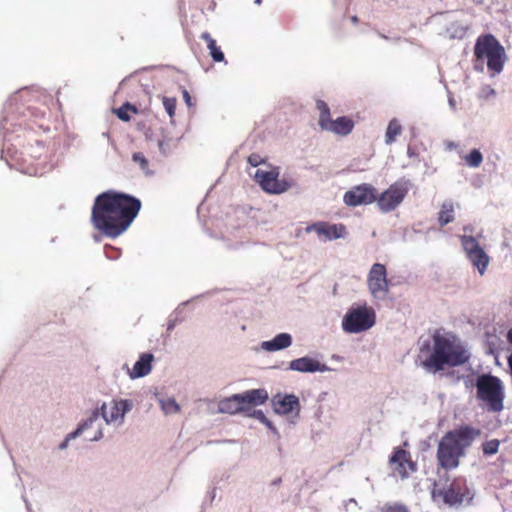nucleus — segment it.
Here are the masks:
<instances>
[{"mask_svg": "<svg viewBox=\"0 0 512 512\" xmlns=\"http://www.w3.org/2000/svg\"><path fill=\"white\" fill-rule=\"evenodd\" d=\"M389 466L392 475L402 480L407 479L417 470V464L412 460L410 452L402 447H395L393 449L389 458Z\"/></svg>", "mask_w": 512, "mask_h": 512, "instance_id": "7", "label": "nucleus"}, {"mask_svg": "<svg viewBox=\"0 0 512 512\" xmlns=\"http://www.w3.org/2000/svg\"><path fill=\"white\" fill-rule=\"evenodd\" d=\"M262 0H255L256 4H260Z\"/></svg>", "mask_w": 512, "mask_h": 512, "instance_id": "42", "label": "nucleus"}, {"mask_svg": "<svg viewBox=\"0 0 512 512\" xmlns=\"http://www.w3.org/2000/svg\"><path fill=\"white\" fill-rule=\"evenodd\" d=\"M141 209V201L129 194L108 190L99 194L91 210L93 227L102 235L115 239L132 224Z\"/></svg>", "mask_w": 512, "mask_h": 512, "instance_id": "1", "label": "nucleus"}, {"mask_svg": "<svg viewBox=\"0 0 512 512\" xmlns=\"http://www.w3.org/2000/svg\"><path fill=\"white\" fill-rule=\"evenodd\" d=\"M468 494L466 480L464 478H455L447 488L432 491L433 498H442L443 502L448 505L461 503Z\"/></svg>", "mask_w": 512, "mask_h": 512, "instance_id": "13", "label": "nucleus"}, {"mask_svg": "<svg viewBox=\"0 0 512 512\" xmlns=\"http://www.w3.org/2000/svg\"><path fill=\"white\" fill-rule=\"evenodd\" d=\"M375 312L366 306L350 309L343 318L342 327L348 333H360L375 324Z\"/></svg>", "mask_w": 512, "mask_h": 512, "instance_id": "6", "label": "nucleus"}, {"mask_svg": "<svg viewBox=\"0 0 512 512\" xmlns=\"http://www.w3.org/2000/svg\"><path fill=\"white\" fill-rule=\"evenodd\" d=\"M461 244L469 261L483 275L489 264V256L480 247L478 241L473 236L463 235L460 237Z\"/></svg>", "mask_w": 512, "mask_h": 512, "instance_id": "10", "label": "nucleus"}, {"mask_svg": "<svg viewBox=\"0 0 512 512\" xmlns=\"http://www.w3.org/2000/svg\"><path fill=\"white\" fill-rule=\"evenodd\" d=\"M272 406L277 414L287 415L293 411L300 410V402L297 396L293 394H277L272 399Z\"/></svg>", "mask_w": 512, "mask_h": 512, "instance_id": "16", "label": "nucleus"}, {"mask_svg": "<svg viewBox=\"0 0 512 512\" xmlns=\"http://www.w3.org/2000/svg\"><path fill=\"white\" fill-rule=\"evenodd\" d=\"M311 231L316 232L319 237H323L325 240L344 238L347 234L346 226L344 224H330L324 221L313 223L306 228V232Z\"/></svg>", "mask_w": 512, "mask_h": 512, "instance_id": "14", "label": "nucleus"}, {"mask_svg": "<svg viewBox=\"0 0 512 512\" xmlns=\"http://www.w3.org/2000/svg\"><path fill=\"white\" fill-rule=\"evenodd\" d=\"M316 107L320 112L319 115V126L324 130L327 125L331 122L330 117V109L327 105V103L323 100H318L316 102Z\"/></svg>", "mask_w": 512, "mask_h": 512, "instance_id": "26", "label": "nucleus"}, {"mask_svg": "<svg viewBox=\"0 0 512 512\" xmlns=\"http://www.w3.org/2000/svg\"><path fill=\"white\" fill-rule=\"evenodd\" d=\"M500 442L497 439L486 441L482 445V450L485 455H494L498 452Z\"/></svg>", "mask_w": 512, "mask_h": 512, "instance_id": "30", "label": "nucleus"}, {"mask_svg": "<svg viewBox=\"0 0 512 512\" xmlns=\"http://www.w3.org/2000/svg\"><path fill=\"white\" fill-rule=\"evenodd\" d=\"M263 162V159L259 154L253 153L248 157V163L253 166L257 167Z\"/></svg>", "mask_w": 512, "mask_h": 512, "instance_id": "35", "label": "nucleus"}, {"mask_svg": "<svg viewBox=\"0 0 512 512\" xmlns=\"http://www.w3.org/2000/svg\"><path fill=\"white\" fill-rule=\"evenodd\" d=\"M102 433L101 431L98 432V435H95L93 438H90V440H97L101 437Z\"/></svg>", "mask_w": 512, "mask_h": 512, "instance_id": "40", "label": "nucleus"}, {"mask_svg": "<svg viewBox=\"0 0 512 512\" xmlns=\"http://www.w3.org/2000/svg\"><path fill=\"white\" fill-rule=\"evenodd\" d=\"M183 98H184L185 103L188 106H192L191 96H190L189 92L186 89L183 90Z\"/></svg>", "mask_w": 512, "mask_h": 512, "instance_id": "37", "label": "nucleus"}, {"mask_svg": "<svg viewBox=\"0 0 512 512\" xmlns=\"http://www.w3.org/2000/svg\"><path fill=\"white\" fill-rule=\"evenodd\" d=\"M98 415V411H94L89 420L80 425L75 432L70 434V437H75L76 435L81 434L85 429L88 428L90 424H92L98 418Z\"/></svg>", "mask_w": 512, "mask_h": 512, "instance_id": "31", "label": "nucleus"}, {"mask_svg": "<svg viewBox=\"0 0 512 512\" xmlns=\"http://www.w3.org/2000/svg\"><path fill=\"white\" fill-rule=\"evenodd\" d=\"M249 416L259 420L261 423L272 429V423L267 419L261 410H254L251 414H249Z\"/></svg>", "mask_w": 512, "mask_h": 512, "instance_id": "34", "label": "nucleus"}, {"mask_svg": "<svg viewBox=\"0 0 512 512\" xmlns=\"http://www.w3.org/2000/svg\"><path fill=\"white\" fill-rule=\"evenodd\" d=\"M507 340L512 344V328L507 333Z\"/></svg>", "mask_w": 512, "mask_h": 512, "instance_id": "39", "label": "nucleus"}, {"mask_svg": "<svg viewBox=\"0 0 512 512\" xmlns=\"http://www.w3.org/2000/svg\"><path fill=\"white\" fill-rule=\"evenodd\" d=\"M376 199L377 190L374 186L368 183L352 187L350 190L345 192L343 196L344 203L349 207L368 205L375 202Z\"/></svg>", "mask_w": 512, "mask_h": 512, "instance_id": "11", "label": "nucleus"}, {"mask_svg": "<svg viewBox=\"0 0 512 512\" xmlns=\"http://www.w3.org/2000/svg\"><path fill=\"white\" fill-rule=\"evenodd\" d=\"M255 179L264 191L271 194H281L291 186L288 181L279 179L278 168L270 171L258 169L255 173Z\"/></svg>", "mask_w": 512, "mask_h": 512, "instance_id": "12", "label": "nucleus"}, {"mask_svg": "<svg viewBox=\"0 0 512 512\" xmlns=\"http://www.w3.org/2000/svg\"><path fill=\"white\" fill-rule=\"evenodd\" d=\"M382 512H408V510L403 505L395 504L387 506L386 508L383 509Z\"/></svg>", "mask_w": 512, "mask_h": 512, "instance_id": "36", "label": "nucleus"}, {"mask_svg": "<svg viewBox=\"0 0 512 512\" xmlns=\"http://www.w3.org/2000/svg\"><path fill=\"white\" fill-rule=\"evenodd\" d=\"M162 409L165 413H176L179 411V405L175 400L169 399L167 401H162Z\"/></svg>", "mask_w": 512, "mask_h": 512, "instance_id": "32", "label": "nucleus"}, {"mask_svg": "<svg viewBox=\"0 0 512 512\" xmlns=\"http://www.w3.org/2000/svg\"><path fill=\"white\" fill-rule=\"evenodd\" d=\"M446 147L448 150H452L453 148H456L457 145L454 142H447Z\"/></svg>", "mask_w": 512, "mask_h": 512, "instance_id": "38", "label": "nucleus"}, {"mask_svg": "<svg viewBox=\"0 0 512 512\" xmlns=\"http://www.w3.org/2000/svg\"><path fill=\"white\" fill-rule=\"evenodd\" d=\"M162 103H163V106H164L166 112L170 116V118H173L175 115V111H176V104H177L176 98L164 96L162 98Z\"/></svg>", "mask_w": 512, "mask_h": 512, "instance_id": "29", "label": "nucleus"}, {"mask_svg": "<svg viewBox=\"0 0 512 512\" xmlns=\"http://www.w3.org/2000/svg\"><path fill=\"white\" fill-rule=\"evenodd\" d=\"M351 20H352V22H353V23H357V22H358V18H357V16H353V17L351 18Z\"/></svg>", "mask_w": 512, "mask_h": 512, "instance_id": "41", "label": "nucleus"}, {"mask_svg": "<svg viewBox=\"0 0 512 512\" xmlns=\"http://www.w3.org/2000/svg\"><path fill=\"white\" fill-rule=\"evenodd\" d=\"M289 367L291 370L299 372H323L327 369L324 364H321L319 361L310 357H302L292 360Z\"/></svg>", "mask_w": 512, "mask_h": 512, "instance_id": "18", "label": "nucleus"}, {"mask_svg": "<svg viewBox=\"0 0 512 512\" xmlns=\"http://www.w3.org/2000/svg\"><path fill=\"white\" fill-rule=\"evenodd\" d=\"M476 398L482 409L499 413L504 409V388L501 380L491 374H481L477 377Z\"/></svg>", "mask_w": 512, "mask_h": 512, "instance_id": "4", "label": "nucleus"}, {"mask_svg": "<svg viewBox=\"0 0 512 512\" xmlns=\"http://www.w3.org/2000/svg\"><path fill=\"white\" fill-rule=\"evenodd\" d=\"M367 285L371 295L375 299L386 298L389 292V281L387 279V270L385 265L375 263L372 265L368 277Z\"/></svg>", "mask_w": 512, "mask_h": 512, "instance_id": "8", "label": "nucleus"}, {"mask_svg": "<svg viewBox=\"0 0 512 512\" xmlns=\"http://www.w3.org/2000/svg\"><path fill=\"white\" fill-rule=\"evenodd\" d=\"M474 54L479 60L486 59L488 69L494 74L502 71L505 51L493 35L479 37L474 47Z\"/></svg>", "mask_w": 512, "mask_h": 512, "instance_id": "5", "label": "nucleus"}, {"mask_svg": "<svg viewBox=\"0 0 512 512\" xmlns=\"http://www.w3.org/2000/svg\"><path fill=\"white\" fill-rule=\"evenodd\" d=\"M154 357L151 353H143L140 355L139 360L134 364L133 368L128 369L130 378L136 379L144 377L151 372L152 361Z\"/></svg>", "mask_w": 512, "mask_h": 512, "instance_id": "19", "label": "nucleus"}, {"mask_svg": "<svg viewBox=\"0 0 512 512\" xmlns=\"http://www.w3.org/2000/svg\"><path fill=\"white\" fill-rule=\"evenodd\" d=\"M129 112L136 114L138 112V110L134 105H131L128 102L124 103L120 108H118L116 110V114H117L118 118L121 119L122 121L130 120Z\"/></svg>", "mask_w": 512, "mask_h": 512, "instance_id": "27", "label": "nucleus"}, {"mask_svg": "<svg viewBox=\"0 0 512 512\" xmlns=\"http://www.w3.org/2000/svg\"><path fill=\"white\" fill-rule=\"evenodd\" d=\"M354 128V122L352 119L346 116L338 117L336 120H331L329 125L324 130L333 132L337 135L346 136Z\"/></svg>", "mask_w": 512, "mask_h": 512, "instance_id": "20", "label": "nucleus"}, {"mask_svg": "<svg viewBox=\"0 0 512 512\" xmlns=\"http://www.w3.org/2000/svg\"><path fill=\"white\" fill-rule=\"evenodd\" d=\"M465 162L470 167H479L483 162V156L477 149H473L469 154L465 156Z\"/></svg>", "mask_w": 512, "mask_h": 512, "instance_id": "28", "label": "nucleus"}, {"mask_svg": "<svg viewBox=\"0 0 512 512\" xmlns=\"http://www.w3.org/2000/svg\"><path fill=\"white\" fill-rule=\"evenodd\" d=\"M201 39L207 43V48L209 49L212 59L215 62H222L224 60V53L221 51L220 47L217 46L216 41L212 38L210 33L203 32Z\"/></svg>", "mask_w": 512, "mask_h": 512, "instance_id": "24", "label": "nucleus"}, {"mask_svg": "<svg viewBox=\"0 0 512 512\" xmlns=\"http://www.w3.org/2000/svg\"><path fill=\"white\" fill-rule=\"evenodd\" d=\"M402 133V126L400 122L394 118L392 119L388 127L386 129L385 133V143L390 145L396 141L397 136H399Z\"/></svg>", "mask_w": 512, "mask_h": 512, "instance_id": "25", "label": "nucleus"}, {"mask_svg": "<svg viewBox=\"0 0 512 512\" xmlns=\"http://www.w3.org/2000/svg\"><path fill=\"white\" fill-rule=\"evenodd\" d=\"M132 160L138 164L142 170L146 171L148 169V160L141 152H136L132 156Z\"/></svg>", "mask_w": 512, "mask_h": 512, "instance_id": "33", "label": "nucleus"}, {"mask_svg": "<svg viewBox=\"0 0 512 512\" xmlns=\"http://www.w3.org/2000/svg\"><path fill=\"white\" fill-rule=\"evenodd\" d=\"M237 395L241 406H243V412H248L253 407L262 405L269 399L268 392L264 388L247 390Z\"/></svg>", "mask_w": 512, "mask_h": 512, "instance_id": "15", "label": "nucleus"}, {"mask_svg": "<svg viewBox=\"0 0 512 512\" xmlns=\"http://www.w3.org/2000/svg\"><path fill=\"white\" fill-rule=\"evenodd\" d=\"M407 193L408 187L405 183L395 182L379 196L377 195V205L382 212H390L400 205Z\"/></svg>", "mask_w": 512, "mask_h": 512, "instance_id": "9", "label": "nucleus"}, {"mask_svg": "<svg viewBox=\"0 0 512 512\" xmlns=\"http://www.w3.org/2000/svg\"><path fill=\"white\" fill-rule=\"evenodd\" d=\"M292 343L290 334L280 333L270 341L262 343V347L267 351H277L289 347Z\"/></svg>", "mask_w": 512, "mask_h": 512, "instance_id": "22", "label": "nucleus"}, {"mask_svg": "<svg viewBox=\"0 0 512 512\" xmlns=\"http://www.w3.org/2000/svg\"><path fill=\"white\" fill-rule=\"evenodd\" d=\"M131 405L127 400L112 401L110 406L103 404L101 414L107 423L122 419L124 414L130 409Z\"/></svg>", "mask_w": 512, "mask_h": 512, "instance_id": "17", "label": "nucleus"}, {"mask_svg": "<svg viewBox=\"0 0 512 512\" xmlns=\"http://www.w3.org/2000/svg\"><path fill=\"white\" fill-rule=\"evenodd\" d=\"M479 434V430L469 426L448 431L441 438L437 447L438 465L445 470L458 467L460 458L465 454V449Z\"/></svg>", "mask_w": 512, "mask_h": 512, "instance_id": "3", "label": "nucleus"}, {"mask_svg": "<svg viewBox=\"0 0 512 512\" xmlns=\"http://www.w3.org/2000/svg\"><path fill=\"white\" fill-rule=\"evenodd\" d=\"M219 411L226 414H238L243 412V406L240 404V400L237 394L222 399L218 404Z\"/></svg>", "mask_w": 512, "mask_h": 512, "instance_id": "21", "label": "nucleus"}, {"mask_svg": "<svg viewBox=\"0 0 512 512\" xmlns=\"http://www.w3.org/2000/svg\"><path fill=\"white\" fill-rule=\"evenodd\" d=\"M455 219V210L452 202H444L438 213V224L440 227L453 222Z\"/></svg>", "mask_w": 512, "mask_h": 512, "instance_id": "23", "label": "nucleus"}, {"mask_svg": "<svg viewBox=\"0 0 512 512\" xmlns=\"http://www.w3.org/2000/svg\"><path fill=\"white\" fill-rule=\"evenodd\" d=\"M419 358L427 371L436 373L446 367L464 364L469 355L454 334L439 329L433 333L431 343L425 342L421 345Z\"/></svg>", "mask_w": 512, "mask_h": 512, "instance_id": "2", "label": "nucleus"}]
</instances>
